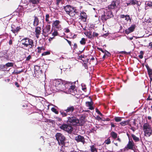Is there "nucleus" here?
Instances as JSON below:
<instances>
[{
    "label": "nucleus",
    "mask_w": 152,
    "mask_h": 152,
    "mask_svg": "<svg viewBox=\"0 0 152 152\" xmlns=\"http://www.w3.org/2000/svg\"><path fill=\"white\" fill-rule=\"evenodd\" d=\"M22 45L24 48H28L27 50L29 51L30 50L33 49L36 47V45H34V41L32 39L26 37L21 39Z\"/></svg>",
    "instance_id": "f257e3e1"
},
{
    "label": "nucleus",
    "mask_w": 152,
    "mask_h": 152,
    "mask_svg": "<svg viewBox=\"0 0 152 152\" xmlns=\"http://www.w3.org/2000/svg\"><path fill=\"white\" fill-rule=\"evenodd\" d=\"M54 83L57 90L62 91L66 89V85L69 84V83L61 79H58L54 81Z\"/></svg>",
    "instance_id": "f03ea898"
},
{
    "label": "nucleus",
    "mask_w": 152,
    "mask_h": 152,
    "mask_svg": "<svg viewBox=\"0 0 152 152\" xmlns=\"http://www.w3.org/2000/svg\"><path fill=\"white\" fill-rule=\"evenodd\" d=\"M64 8L66 14L71 17L75 16V14L78 13L76 9L70 5H67L64 7Z\"/></svg>",
    "instance_id": "7ed1b4c3"
},
{
    "label": "nucleus",
    "mask_w": 152,
    "mask_h": 152,
    "mask_svg": "<svg viewBox=\"0 0 152 152\" xmlns=\"http://www.w3.org/2000/svg\"><path fill=\"white\" fill-rule=\"evenodd\" d=\"M56 139L58 142V143L62 147L65 146L66 139V137L60 133H57L55 135Z\"/></svg>",
    "instance_id": "20e7f679"
},
{
    "label": "nucleus",
    "mask_w": 152,
    "mask_h": 152,
    "mask_svg": "<svg viewBox=\"0 0 152 152\" xmlns=\"http://www.w3.org/2000/svg\"><path fill=\"white\" fill-rule=\"evenodd\" d=\"M75 108L73 106H70L67 107L64 110H61L60 111L62 117H66L68 115L72 114L75 110Z\"/></svg>",
    "instance_id": "39448f33"
},
{
    "label": "nucleus",
    "mask_w": 152,
    "mask_h": 152,
    "mask_svg": "<svg viewBox=\"0 0 152 152\" xmlns=\"http://www.w3.org/2000/svg\"><path fill=\"white\" fill-rule=\"evenodd\" d=\"M67 122L72 126H79L78 124L80 123V120L76 116H73L68 117Z\"/></svg>",
    "instance_id": "423d86ee"
},
{
    "label": "nucleus",
    "mask_w": 152,
    "mask_h": 152,
    "mask_svg": "<svg viewBox=\"0 0 152 152\" xmlns=\"http://www.w3.org/2000/svg\"><path fill=\"white\" fill-rule=\"evenodd\" d=\"M143 130L145 135L147 137H150L152 134V130L151 126L147 123H145L143 125Z\"/></svg>",
    "instance_id": "0eeeda50"
},
{
    "label": "nucleus",
    "mask_w": 152,
    "mask_h": 152,
    "mask_svg": "<svg viewBox=\"0 0 152 152\" xmlns=\"http://www.w3.org/2000/svg\"><path fill=\"white\" fill-rule=\"evenodd\" d=\"M59 128L63 130L69 134H71L73 130V128L72 126L69 124H66L64 123L61 126H59Z\"/></svg>",
    "instance_id": "6e6552de"
},
{
    "label": "nucleus",
    "mask_w": 152,
    "mask_h": 152,
    "mask_svg": "<svg viewBox=\"0 0 152 152\" xmlns=\"http://www.w3.org/2000/svg\"><path fill=\"white\" fill-rule=\"evenodd\" d=\"M113 17V15L111 11H107L106 12H104V14L101 16V18L102 21H106L107 19L112 18Z\"/></svg>",
    "instance_id": "1a4fd4ad"
},
{
    "label": "nucleus",
    "mask_w": 152,
    "mask_h": 152,
    "mask_svg": "<svg viewBox=\"0 0 152 152\" xmlns=\"http://www.w3.org/2000/svg\"><path fill=\"white\" fill-rule=\"evenodd\" d=\"M34 74L37 78L39 77L42 74V70H40V66L36 65L34 67Z\"/></svg>",
    "instance_id": "9d476101"
},
{
    "label": "nucleus",
    "mask_w": 152,
    "mask_h": 152,
    "mask_svg": "<svg viewBox=\"0 0 152 152\" xmlns=\"http://www.w3.org/2000/svg\"><path fill=\"white\" fill-rule=\"evenodd\" d=\"M75 140L77 142H81L83 144H84L85 142L84 137L80 135H78L76 136Z\"/></svg>",
    "instance_id": "9b49d317"
},
{
    "label": "nucleus",
    "mask_w": 152,
    "mask_h": 152,
    "mask_svg": "<svg viewBox=\"0 0 152 152\" xmlns=\"http://www.w3.org/2000/svg\"><path fill=\"white\" fill-rule=\"evenodd\" d=\"M68 91L72 95H75L77 93L76 87L75 85L71 86L69 89Z\"/></svg>",
    "instance_id": "f8f14e48"
},
{
    "label": "nucleus",
    "mask_w": 152,
    "mask_h": 152,
    "mask_svg": "<svg viewBox=\"0 0 152 152\" xmlns=\"http://www.w3.org/2000/svg\"><path fill=\"white\" fill-rule=\"evenodd\" d=\"M135 146V144L133 141L131 139L130 140L129 139L128 143L125 148L129 150H133V147Z\"/></svg>",
    "instance_id": "ddd939ff"
},
{
    "label": "nucleus",
    "mask_w": 152,
    "mask_h": 152,
    "mask_svg": "<svg viewBox=\"0 0 152 152\" xmlns=\"http://www.w3.org/2000/svg\"><path fill=\"white\" fill-rule=\"evenodd\" d=\"M136 27V26L135 24L132 25L128 29H126L125 31V33L126 34H128L129 33L133 32Z\"/></svg>",
    "instance_id": "4468645a"
},
{
    "label": "nucleus",
    "mask_w": 152,
    "mask_h": 152,
    "mask_svg": "<svg viewBox=\"0 0 152 152\" xmlns=\"http://www.w3.org/2000/svg\"><path fill=\"white\" fill-rule=\"evenodd\" d=\"M11 31L14 34L17 33L21 29V28L20 26H17L16 27L14 24H12L11 25Z\"/></svg>",
    "instance_id": "2eb2a0df"
},
{
    "label": "nucleus",
    "mask_w": 152,
    "mask_h": 152,
    "mask_svg": "<svg viewBox=\"0 0 152 152\" xmlns=\"http://www.w3.org/2000/svg\"><path fill=\"white\" fill-rule=\"evenodd\" d=\"M60 23V21L59 20H56L55 21H53L52 26L53 27H55L56 28L59 30L60 29H61V26L59 24Z\"/></svg>",
    "instance_id": "dca6fc26"
},
{
    "label": "nucleus",
    "mask_w": 152,
    "mask_h": 152,
    "mask_svg": "<svg viewBox=\"0 0 152 152\" xmlns=\"http://www.w3.org/2000/svg\"><path fill=\"white\" fill-rule=\"evenodd\" d=\"M86 117L85 115H82L80 116V123L78 125L83 126L84 124L86 122Z\"/></svg>",
    "instance_id": "f3484780"
},
{
    "label": "nucleus",
    "mask_w": 152,
    "mask_h": 152,
    "mask_svg": "<svg viewBox=\"0 0 152 152\" xmlns=\"http://www.w3.org/2000/svg\"><path fill=\"white\" fill-rule=\"evenodd\" d=\"M116 1H113L111 3V4L108 5L107 7L108 9L110 10H111L115 9L117 7L116 4Z\"/></svg>",
    "instance_id": "a211bd4d"
},
{
    "label": "nucleus",
    "mask_w": 152,
    "mask_h": 152,
    "mask_svg": "<svg viewBox=\"0 0 152 152\" xmlns=\"http://www.w3.org/2000/svg\"><path fill=\"white\" fill-rule=\"evenodd\" d=\"M41 28L39 26H37L35 28V36L36 37L38 38L39 37V35H40L41 32Z\"/></svg>",
    "instance_id": "6ab92c4d"
},
{
    "label": "nucleus",
    "mask_w": 152,
    "mask_h": 152,
    "mask_svg": "<svg viewBox=\"0 0 152 152\" xmlns=\"http://www.w3.org/2000/svg\"><path fill=\"white\" fill-rule=\"evenodd\" d=\"M50 25L49 24H48L42 30V31L44 34H47L49 33L50 31Z\"/></svg>",
    "instance_id": "aec40b11"
},
{
    "label": "nucleus",
    "mask_w": 152,
    "mask_h": 152,
    "mask_svg": "<svg viewBox=\"0 0 152 152\" xmlns=\"http://www.w3.org/2000/svg\"><path fill=\"white\" fill-rule=\"evenodd\" d=\"M87 18V16L86 13L83 12H81L80 13V18L83 20L84 22H86Z\"/></svg>",
    "instance_id": "412c9836"
},
{
    "label": "nucleus",
    "mask_w": 152,
    "mask_h": 152,
    "mask_svg": "<svg viewBox=\"0 0 152 152\" xmlns=\"http://www.w3.org/2000/svg\"><path fill=\"white\" fill-rule=\"evenodd\" d=\"M7 51H6V52H4V51H1L0 52V58L4 57L7 59H8V55L7 54Z\"/></svg>",
    "instance_id": "4be33fe9"
},
{
    "label": "nucleus",
    "mask_w": 152,
    "mask_h": 152,
    "mask_svg": "<svg viewBox=\"0 0 152 152\" xmlns=\"http://www.w3.org/2000/svg\"><path fill=\"white\" fill-rule=\"evenodd\" d=\"M120 18H125V20L127 21H129L130 22H131V19L130 18V16L129 15H125L123 14L121 15H120Z\"/></svg>",
    "instance_id": "5701e85b"
},
{
    "label": "nucleus",
    "mask_w": 152,
    "mask_h": 152,
    "mask_svg": "<svg viewBox=\"0 0 152 152\" xmlns=\"http://www.w3.org/2000/svg\"><path fill=\"white\" fill-rule=\"evenodd\" d=\"M34 17V19L33 23V25L34 26H37L39 23V20L38 18L35 15Z\"/></svg>",
    "instance_id": "b1692460"
},
{
    "label": "nucleus",
    "mask_w": 152,
    "mask_h": 152,
    "mask_svg": "<svg viewBox=\"0 0 152 152\" xmlns=\"http://www.w3.org/2000/svg\"><path fill=\"white\" fill-rule=\"evenodd\" d=\"M86 104L87 106L89 107V109L90 110H93L94 109V107L92 106L93 102L91 101L90 102H86Z\"/></svg>",
    "instance_id": "393cba45"
},
{
    "label": "nucleus",
    "mask_w": 152,
    "mask_h": 152,
    "mask_svg": "<svg viewBox=\"0 0 152 152\" xmlns=\"http://www.w3.org/2000/svg\"><path fill=\"white\" fill-rule=\"evenodd\" d=\"M90 150L91 152H97V149L96 147L94 145H92L90 146Z\"/></svg>",
    "instance_id": "a878e982"
},
{
    "label": "nucleus",
    "mask_w": 152,
    "mask_h": 152,
    "mask_svg": "<svg viewBox=\"0 0 152 152\" xmlns=\"http://www.w3.org/2000/svg\"><path fill=\"white\" fill-rule=\"evenodd\" d=\"M111 137L114 139H116L118 136V134L114 132H112L110 133Z\"/></svg>",
    "instance_id": "bb28decb"
},
{
    "label": "nucleus",
    "mask_w": 152,
    "mask_h": 152,
    "mask_svg": "<svg viewBox=\"0 0 152 152\" xmlns=\"http://www.w3.org/2000/svg\"><path fill=\"white\" fill-rule=\"evenodd\" d=\"M133 139L135 142H138L140 140V139L139 137H136L135 135L133 134H132L131 135Z\"/></svg>",
    "instance_id": "cd10ccee"
},
{
    "label": "nucleus",
    "mask_w": 152,
    "mask_h": 152,
    "mask_svg": "<svg viewBox=\"0 0 152 152\" xmlns=\"http://www.w3.org/2000/svg\"><path fill=\"white\" fill-rule=\"evenodd\" d=\"M129 122V121H124L120 123V124L121 126H124L127 124H128Z\"/></svg>",
    "instance_id": "c85d7f7f"
},
{
    "label": "nucleus",
    "mask_w": 152,
    "mask_h": 152,
    "mask_svg": "<svg viewBox=\"0 0 152 152\" xmlns=\"http://www.w3.org/2000/svg\"><path fill=\"white\" fill-rule=\"evenodd\" d=\"M148 72L151 80H152V70L151 69H148Z\"/></svg>",
    "instance_id": "c756f323"
},
{
    "label": "nucleus",
    "mask_w": 152,
    "mask_h": 152,
    "mask_svg": "<svg viewBox=\"0 0 152 152\" xmlns=\"http://www.w3.org/2000/svg\"><path fill=\"white\" fill-rule=\"evenodd\" d=\"M29 2L33 4H37L39 3L40 0H28Z\"/></svg>",
    "instance_id": "7c9ffc66"
},
{
    "label": "nucleus",
    "mask_w": 152,
    "mask_h": 152,
    "mask_svg": "<svg viewBox=\"0 0 152 152\" xmlns=\"http://www.w3.org/2000/svg\"><path fill=\"white\" fill-rule=\"evenodd\" d=\"M86 40L84 38H83L81 39V40L80 41V44L82 45H85L86 44Z\"/></svg>",
    "instance_id": "2f4dec72"
},
{
    "label": "nucleus",
    "mask_w": 152,
    "mask_h": 152,
    "mask_svg": "<svg viewBox=\"0 0 152 152\" xmlns=\"http://www.w3.org/2000/svg\"><path fill=\"white\" fill-rule=\"evenodd\" d=\"M50 16L48 14H47L45 16V21L48 22L49 24H50L51 23V21H49V19Z\"/></svg>",
    "instance_id": "473e14b6"
},
{
    "label": "nucleus",
    "mask_w": 152,
    "mask_h": 152,
    "mask_svg": "<svg viewBox=\"0 0 152 152\" xmlns=\"http://www.w3.org/2000/svg\"><path fill=\"white\" fill-rule=\"evenodd\" d=\"M38 49L37 53H40L41 52V50H45V48L43 47H38L37 48Z\"/></svg>",
    "instance_id": "72a5a7b5"
},
{
    "label": "nucleus",
    "mask_w": 152,
    "mask_h": 152,
    "mask_svg": "<svg viewBox=\"0 0 152 152\" xmlns=\"http://www.w3.org/2000/svg\"><path fill=\"white\" fill-rule=\"evenodd\" d=\"M111 141L110 139V137H109L108 138L107 140H105L104 142L105 143V144L107 145H108L111 143Z\"/></svg>",
    "instance_id": "f704fd0d"
},
{
    "label": "nucleus",
    "mask_w": 152,
    "mask_h": 152,
    "mask_svg": "<svg viewBox=\"0 0 152 152\" xmlns=\"http://www.w3.org/2000/svg\"><path fill=\"white\" fill-rule=\"evenodd\" d=\"M122 118L118 117H115L114 119L115 121L116 122H119L121 121L122 120Z\"/></svg>",
    "instance_id": "c9c22d12"
},
{
    "label": "nucleus",
    "mask_w": 152,
    "mask_h": 152,
    "mask_svg": "<svg viewBox=\"0 0 152 152\" xmlns=\"http://www.w3.org/2000/svg\"><path fill=\"white\" fill-rule=\"evenodd\" d=\"M5 65L8 67H12L13 66V64L12 62H9L6 64Z\"/></svg>",
    "instance_id": "e433bc0d"
},
{
    "label": "nucleus",
    "mask_w": 152,
    "mask_h": 152,
    "mask_svg": "<svg viewBox=\"0 0 152 152\" xmlns=\"http://www.w3.org/2000/svg\"><path fill=\"white\" fill-rule=\"evenodd\" d=\"M129 1L130 5H134L136 4V0H130Z\"/></svg>",
    "instance_id": "4c0bfd02"
},
{
    "label": "nucleus",
    "mask_w": 152,
    "mask_h": 152,
    "mask_svg": "<svg viewBox=\"0 0 152 152\" xmlns=\"http://www.w3.org/2000/svg\"><path fill=\"white\" fill-rule=\"evenodd\" d=\"M51 110L56 114H58V112L57 111V110L54 107H52L51 109Z\"/></svg>",
    "instance_id": "58836bf2"
},
{
    "label": "nucleus",
    "mask_w": 152,
    "mask_h": 152,
    "mask_svg": "<svg viewBox=\"0 0 152 152\" xmlns=\"http://www.w3.org/2000/svg\"><path fill=\"white\" fill-rule=\"evenodd\" d=\"M50 51H46L43 52L42 54V56H44L47 55H50Z\"/></svg>",
    "instance_id": "ea45409f"
},
{
    "label": "nucleus",
    "mask_w": 152,
    "mask_h": 152,
    "mask_svg": "<svg viewBox=\"0 0 152 152\" xmlns=\"http://www.w3.org/2000/svg\"><path fill=\"white\" fill-rule=\"evenodd\" d=\"M87 35L88 36V37L90 39H93V35L91 34V32H88Z\"/></svg>",
    "instance_id": "a19ab883"
},
{
    "label": "nucleus",
    "mask_w": 152,
    "mask_h": 152,
    "mask_svg": "<svg viewBox=\"0 0 152 152\" xmlns=\"http://www.w3.org/2000/svg\"><path fill=\"white\" fill-rule=\"evenodd\" d=\"M145 22L147 23H151L152 22V19L150 18H149L148 19H145Z\"/></svg>",
    "instance_id": "79ce46f5"
},
{
    "label": "nucleus",
    "mask_w": 152,
    "mask_h": 152,
    "mask_svg": "<svg viewBox=\"0 0 152 152\" xmlns=\"http://www.w3.org/2000/svg\"><path fill=\"white\" fill-rule=\"evenodd\" d=\"M5 65H0V69H1L2 70L4 71L5 70Z\"/></svg>",
    "instance_id": "37998d69"
},
{
    "label": "nucleus",
    "mask_w": 152,
    "mask_h": 152,
    "mask_svg": "<svg viewBox=\"0 0 152 152\" xmlns=\"http://www.w3.org/2000/svg\"><path fill=\"white\" fill-rule=\"evenodd\" d=\"M23 71V70L22 69L21 71H17V70L16 72L15 71H14L13 73L16 74H19L21 72H22Z\"/></svg>",
    "instance_id": "c03bdc74"
},
{
    "label": "nucleus",
    "mask_w": 152,
    "mask_h": 152,
    "mask_svg": "<svg viewBox=\"0 0 152 152\" xmlns=\"http://www.w3.org/2000/svg\"><path fill=\"white\" fill-rule=\"evenodd\" d=\"M78 46L76 43H75L73 45V49L74 50H75L77 48Z\"/></svg>",
    "instance_id": "a18cd8bd"
},
{
    "label": "nucleus",
    "mask_w": 152,
    "mask_h": 152,
    "mask_svg": "<svg viewBox=\"0 0 152 152\" xmlns=\"http://www.w3.org/2000/svg\"><path fill=\"white\" fill-rule=\"evenodd\" d=\"M104 53H105L104 54L106 55V56L108 57L110 55V53L106 50H105V52Z\"/></svg>",
    "instance_id": "49530a36"
},
{
    "label": "nucleus",
    "mask_w": 152,
    "mask_h": 152,
    "mask_svg": "<svg viewBox=\"0 0 152 152\" xmlns=\"http://www.w3.org/2000/svg\"><path fill=\"white\" fill-rule=\"evenodd\" d=\"M58 34V32L56 31H54L52 33V35L54 36H57Z\"/></svg>",
    "instance_id": "de8ad7c7"
},
{
    "label": "nucleus",
    "mask_w": 152,
    "mask_h": 152,
    "mask_svg": "<svg viewBox=\"0 0 152 152\" xmlns=\"http://www.w3.org/2000/svg\"><path fill=\"white\" fill-rule=\"evenodd\" d=\"M99 35V34L97 33L94 32L93 34V38L94 37H96Z\"/></svg>",
    "instance_id": "09e8293b"
},
{
    "label": "nucleus",
    "mask_w": 152,
    "mask_h": 152,
    "mask_svg": "<svg viewBox=\"0 0 152 152\" xmlns=\"http://www.w3.org/2000/svg\"><path fill=\"white\" fill-rule=\"evenodd\" d=\"M147 5L150 7H152V1H148L147 4Z\"/></svg>",
    "instance_id": "8fccbe9b"
},
{
    "label": "nucleus",
    "mask_w": 152,
    "mask_h": 152,
    "mask_svg": "<svg viewBox=\"0 0 152 152\" xmlns=\"http://www.w3.org/2000/svg\"><path fill=\"white\" fill-rule=\"evenodd\" d=\"M82 90L84 91L85 92H86V86L85 85H84V86H83L82 85Z\"/></svg>",
    "instance_id": "3c124183"
},
{
    "label": "nucleus",
    "mask_w": 152,
    "mask_h": 152,
    "mask_svg": "<svg viewBox=\"0 0 152 152\" xmlns=\"http://www.w3.org/2000/svg\"><path fill=\"white\" fill-rule=\"evenodd\" d=\"M129 125L131 127L130 128V129L132 130L133 132H134L135 130V128L134 127L132 126L131 124H130Z\"/></svg>",
    "instance_id": "603ef678"
},
{
    "label": "nucleus",
    "mask_w": 152,
    "mask_h": 152,
    "mask_svg": "<svg viewBox=\"0 0 152 152\" xmlns=\"http://www.w3.org/2000/svg\"><path fill=\"white\" fill-rule=\"evenodd\" d=\"M64 39L68 42L69 45L71 46L72 45L71 42L66 39L65 38Z\"/></svg>",
    "instance_id": "864d4df0"
},
{
    "label": "nucleus",
    "mask_w": 152,
    "mask_h": 152,
    "mask_svg": "<svg viewBox=\"0 0 152 152\" xmlns=\"http://www.w3.org/2000/svg\"><path fill=\"white\" fill-rule=\"evenodd\" d=\"M31 58V56L30 55H29L26 58V60L27 61H29Z\"/></svg>",
    "instance_id": "5fc2aeb1"
},
{
    "label": "nucleus",
    "mask_w": 152,
    "mask_h": 152,
    "mask_svg": "<svg viewBox=\"0 0 152 152\" xmlns=\"http://www.w3.org/2000/svg\"><path fill=\"white\" fill-rule=\"evenodd\" d=\"M62 0H56V4L58 6Z\"/></svg>",
    "instance_id": "6e6d98bb"
},
{
    "label": "nucleus",
    "mask_w": 152,
    "mask_h": 152,
    "mask_svg": "<svg viewBox=\"0 0 152 152\" xmlns=\"http://www.w3.org/2000/svg\"><path fill=\"white\" fill-rule=\"evenodd\" d=\"M97 49L101 51L103 53H104V52H105V51H104L101 48H98V47L97 48Z\"/></svg>",
    "instance_id": "4d7b16f0"
},
{
    "label": "nucleus",
    "mask_w": 152,
    "mask_h": 152,
    "mask_svg": "<svg viewBox=\"0 0 152 152\" xmlns=\"http://www.w3.org/2000/svg\"><path fill=\"white\" fill-rule=\"evenodd\" d=\"M146 100L147 101H148V100L152 101V98H150V95H149L148 97L147 98Z\"/></svg>",
    "instance_id": "13d9d810"
},
{
    "label": "nucleus",
    "mask_w": 152,
    "mask_h": 152,
    "mask_svg": "<svg viewBox=\"0 0 152 152\" xmlns=\"http://www.w3.org/2000/svg\"><path fill=\"white\" fill-rule=\"evenodd\" d=\"M15 85L17 87H19L20 85L18 84V83L17 82H16L15 83Z\"/></svg>",
    "instance_id": "bf43d9fd"
},
{
    "label": "nucleus",
    "mask_w": 152,
    "mask_h": 152,
    "mask_svg": "<svg viewBox=\"0 0 152 152\" xmlns=\"http://www.w3.org/2000/svg\"><path fill=\"white\" fill-rule=\"evenodd\" d=\"M110 124L111 126V128L114 127L115 126V125L113 123L111 122Z\"/></svg>",
    "instance_id": "052dcab7"
},
{
    "label": "nucleus",
    "mask_w": 152,
    "mask_h": 152,
    "mask_svg": "<svg viewBox=\"0 0 152 152\" xmlns=\"http://www.w3.org/2000/svg\"><path fill=\"white\" fill-rule=\"evenodd\" d=\"M54 38V37H50L49 38V39H48V40H49V42L50 41H52Z\"/></svg>",
    "instance_id": "680f3d73"
},
{
    "label": "nucleus",
    "mask_w": 152,
    "mask_h": 152,
    "mask_svg": "<svg viewBox=\"0 0 152 152\" xmlns=\"http://www.w3.org/2000/svg\"><path fill=\"white\" fill-rule=\"evenodd\" d=\"M96 118H97V119L98 121L101 120L102 119L101 118L100 116H99V115H97L96 116Z\"/></svg>",
    "instance_id": "e2e57ef3"
},
{
    "label": "nucleus",
    "mask_w": 152,
    "mask_h": 152,
    "mask_svg": "<svg viewBox=\"0 0 152 152\" xmlns=\"http://www.w3.org/2000/svg\"><path fill=\"white\" fill-rule=\"evenodd\" d=\"M96 112L98 114L100 113V111L98 110V109L96 108Z\"/></svg>",
    "instance_id": "0e129e2a"
},
{
    "label": "nucleus",
    "mask_w": 152,
    "mask_h": 152,
    "mask_svg": "<svg viewBox=\"0 0 152 152\" xmlns=\"http://www.w3.org/2000/svg\"><path fill=\"white\" fill-rule=\"evenodd\" d=\"M12 41L11 39H10L9 41V44L10 45H12Z\"/></svg>",
    "instance_id": "69168bd1"
},
{
    "label": "nucleus",
    "mask_w": 152,
    "mask_h": 152,
    "mask_svg": "<svg viewBox=\"0 0 152 152\" xmlns=\"http://www.w3.org/2000/svg\"><path fill=\"white\" fill-rule=\"evenodd\" d=\"M135 3L136 4H137V6H140V5L139 2L138 1H137L136 0Z\"/></svg>",
    "instance_id": "338daca9"
},
{
    "label": "nucleus",
    "mask_w": 152,
    "mask_h": 152,
    "mask_svg": "<svg viewBox=\"0 0 152 152\" xmlns=\"http://www.w3.org/2000/svg\"><path fill=\"white\" fill-rule=\"evenodd\" d=\"M79 59H81L82 58H84V55H81L79 56Z\"/></svg>",
    "instance_id": "774afa93"
}]
</instances>
